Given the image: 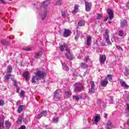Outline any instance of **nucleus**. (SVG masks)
Here are the masks:
<instances>
[{"instance_id": "obj_1", "label": "nucleus", "mask_w": 129, "mask_h": 129, "mask_svg": "<svg viewBox=\"0 0 129 129\" xmlns=\"http://www.w3.org/2000/svg\"><path fill=\"white\" fill-rule=\"evenodd\" d=\"M46 75V74L45 72L43 71H37L35 73V76L32 77L31 81L32 83H36V80H41V79H44Z\"/></svg>"}, {"instance_id": "obj_2", "label": "nucleus", "mask_w": 129, "mask_h": 129, "mask_svg": "<svg viewBox=\"0 0 129 129\" xmlns=\"http://www.w3.org/2000/svg\"><path fill=\"white\" fill-rule=\"evenodd\" d=\"M85 88L84 86L80 83L76 84L74 88V92H81V91H84Z\"/></svg>"}, {"instance_id": "obj_3", "label": "nucleus", "mask_w": 129, "mask_h": 129, "mask_svg": "<svg viewBox=\"0 0 129 129\" xmlns=\"http://www.w3.org/2000/svg\"><path fill=\"white\" fill-rule=\"evenodd\" d=\"M109 31L108 29H105V33L103 34L104 39L105 40L106 43L109 45H112V43L109 40Z\"/></svg>"}, {"instance_id": "obj_4", "label": "nucleus", "mask_w": 129, "mask_h": 129, "mask_svg": "<svg viewBox=\"0 0 129 129\" xmlns=\"http://www.w3.org/2000/svg\"><path fill=\"white\" fill-rule=\"evenodd\" d=\"M107 13H108L109 16L107 17L104 19V22L107 21L108 19H109V20H112V19H113V12H112L111 9H107Z\"/></svg>"}, {"instance_id": "obj_5", "label": "nucleus", "mask_w": 129, "mask_h": 129, "mask_svg": "<svg viewBox=\"0 0 129 129\" xmlns=\"http://www.w3.org/2000/svg\"><path fill=\"white\" fill-rule=\"evenodd\" d=\"M90 84L91 85V88L89 90V93H90V94H92L95 92V84L93 81H90Z\"/></svg>"}, {"instance_id": "obj_6", "label": "nucleus", "mask_w": 129, "mask_h": 129, "mask_svg": "<svg viewBox=\"0 0 129 129\" xmlns=\"http://www.w3.org/2000/svg\"><path fill=\"white\" fill-rule=\"evenodd\" d=\"M71 34H72V32L70 29H64L63 32V37L64 38H68V37H70L71 36Z\"/></svg>"}, {"instance_id": "obj_7", "label": "nucleus", "mask_w": 129, "mask_h": 129, "mask_svg": "<svg viewBox=\"0 0 129 129\" xmlns=\"http://www.w3.org/2000/svg\"><path fill=\"white\" fill-rule=\"evenodd\" d=\"M66 56L69 60H72L73 59V54L70 52V49H68L66 53Z\"/></svg>"}, {"instance_id": "obj_8", "label": "nucleus", "mask_w": 129, "mask_h": 129, "mask_svg": "<svg viewBox=\"0 0 129 129\" xmlns=\"http://www.w3.org/2000/svg\"><path fill=\"white\" fill-rule=\"evenodd\" d=\"M69 49V48H68V46L66 44H64L63 45H60L59 46V50L61 52H63L64 50L67 51Z\"/></svg>"}, {"instance_id": "obj_9", "label": "nucleus", "mask_w": 129, "mask_h": 129, "mask_svg": "<svg viewBox=\"0 0 129 129\" xmlns=\"http://www.w3.org/2000/svg\"><path fill=\"white\" fill-rule=\"evenodd\" d=\"M92 6V5L91 4V3H88L86 2H85V10L87 12H90V10H91V6Z\"/></svg>"}, {"instance_id": "obj_10", "label": "nucleus", "mask_w": 129, "mask_h": 129, "mask_svg": "<svg viewBox=\"0 0 129 129\" xmlns=\"http://www.w3.org/2000/svg\"><path fill=\"white\" fill-rule=\"evenodd\" d=\"M5 127V116H3L2 118H0V129Z\"/></svg>"}, {"instance_id": "obj_11", "label": "nucleus", "mask_w": 129, "mask_h": 129, "mask_svg": "<svg viewBox=\"0 0 129 129\" xmlns=\"http://www.w3.org/2000/svg\"><path fill=\"white\" fill-rule=\"evenodd\" d=\"M72 95V92L71 91H67L64 94V98H70Z\"/></svg>"}, {"instance_id": "obj_12", "label": "nucleus", "mask_w": 129, "mask_h": 129, "mask_svg": "<svg viewBox=\"0 0 129 129\" xmlns=\"http://www.w3.org/2000/svg\"><path fill=\"white\" fill-rule=\"evenodd\" d=\"M23 76L26 81H29L30 79V73L29 72H25L23 74Z\"/></svg>"}, {"instance_id": "obj_13", "label": "nucleus", "mask_w": 129, "mask_h": 129, "mask_svg": "<svg viewBox=\"0 0 129 129\" xmlns=\"http://www.w3.org/2000/svg\"><path fill=\"white\" fill-rule=\"evenodd\" d=\"M108 84V81H107V78L104 79L101 82V85L103 87H105Z\"/></svg>"}, {"instance_id": "obj_14", "label": "nucleus", "mask_w": 129, "mask_h": 129, "mask_svg": "<svg viewBox=\"0 0 129 129\" xmlns=\"http://www.w3.org/2000/svg\"><path fill=\"white\" fill-rule=\"evenodd\" d=\"M106 60V56L104 55H100V63H102L103 64H104V62H105Z\"/></svg>"}, {"instance_id": "obj_15", "label": "nucleus", "mask_w": 129, "mask_h": 129, "mask_svg": "<svg viewBox=\"0 0 129 129\" xmlns=\"http://www.w3.org/2000/svg\"><path fill=\"white\" fill-rule=\"evenodd\" d=\"M127 25V22H126V20L123 19L121 21L120 26L121 28H124V27H126Z\"/></svg>"}, {"instance_id": "obj_16", "label": "nucleus", "mask_w": 129, "mask_h": 129, "mask_svg": "<svg viewBox=\"0 0 129 129\" xmlns=\"http://www.w3.org/2000/svg\"><path fill=\"white\" fill-rule=\"evenodd\" d=\"M49 5H50V1L47 0L42 3L41 7H43V8H47Z\"/></svg>"}, {"instance_id": "obj_17", "label": "nucleus", "mask_w": 129, "mask_h": 129, "mask_svg": "<svg viewBox=\"0 0 129 129\" xmlns=\"http://www.w3.org/2000/svg\"><path fill=\"white\" fill-rule=\"evenodd\" d=\"M91 37H90V36H88L87 37V48H88L89 47V46H90V44H91Z\"/></svg>"}, {"instance_id": "obj_18", "label": "nucleus", "mask_w": 129, "mask_h": 129, "mask_svg": "<svg viewBox=\"0 0 129 129\" xmlns=\"http://www.w3.org/2000/svg\"><path fill=\"white\" fill-rule=\"evenodd\" d=\"M120 84H121V86L122 87H125V88H128L129 86L125 84V82L123 81L122 80H120Z\"/></svg>"}, {"instance_id": "obj_19", "label": "nucleus", "mask_w": 129, "mask_h": 129, "mask_svg": "<svg viewBox=\"0 0 129 129\" xmlns=\"http://www.w3.org/2000/svg\"><path fill=\"white\" fill-rule=\"evenodd\" d=\"M82 33L79 30H77V34L75 37V40L76 41H78V39L79 38V37H80V35H81Z\"/></svg>"}, {"instance_id": "obj_20", "label": "nucleus", "mask_w": 129, "mask_h": 129, "mask_svg": "<svg viewBox=\"0 0 129 129\" xmlns=\"http://www.w3.org/2000/svg\"><path fill=\"white\" fill-rule=\"evenodd\" d=\"M5 126L7 129H10V127L12 126V123L9 120L5 121Z\"/></svg>"}, {"instance_id": "obj_21", "label": "nucleus", "mask_w": 129, "mask_h": 129, "mask_svg": "<svg viewBox=\"0 0 129 129\" xmlns=\"http://www.w3.org/2000/svg\"><path fill=\"white\" fill-rule=\"evenodd\" d=\"M54 96L55 98H56V99H60V94H59V90H56L55 91Z\"/></svg>"}, {"instance_id": "obj_22", "label": "nucleus", "mask_w": 129, "mask_h": 129, "mask_svg": "<svg viewBox=\"0 0 129 129\" xmlns=\"http://www.w3.org/2000/svg\"><path fill=\"white\" fill-rule=\"evenodd\" d=\"M42 54L43 53L42 52V51H39L35 53L34 57L36 58V59H39V58H40V57H41V56H42Z\"/></svg>"}, {"instance_id": "obj_23", "label": "nucleus", "mask_w": 129, "mask_h": 129, "mask_svg": "<svg viewBox=\"0 0 129 129\" xmlns=\"http://www.w3.org/2000/svg\"><path fill=\"white\" fill-rule=\"evenodd\" d=\"M80 67L82 69H86V68H88V65L84 62H81Z\"/></svg>"}, {"instance_id": "obj_24", "label": "nucleus", "mask_w": 129, "mask_h": 129, "mask_svg": "<svg viewBox=\"0 0 129 129\" xmlns=\"http://www.w3.org/2000/svg\"><path fill=\"white\" fill-rule=\"evenodd\" d=\"M106 127L107 129H110L112 127V124L111 123V121H108L106 124Z\"/></svg>"}, {"instance_id": "obj_25", "label": "nucleus", "mask_w": 129, "mask_h": 129, "mask_svg": "<svg viewBox=\"0 0 129 129\" xmlns=\"http://www.w3.org/2000/svg\"><path fill=\"white\" fill-rule=\"evenodd\" d=\"M24 108H25V106L23 105H20L18 108V113H21V112L23 111V109H24Z\"/></svg>"}, {"instance_id": "obj_26", "label": "nucleus", "mask_w": 129, "mask_h": 129, "mask_svg": "<svg viewBox=\"0 0 129 129\" xmlns=\"http://www.w3.org/2000/svg\"><path fill=\"white\" fill-rule=\"evenodd\" d=\"M1 43L3 44V45H4V46H9V45H10V42L6 40H2Z\"/></svg>"}, {"instance_id": "obj_27", "label": "nucleus", "mask_w": 129, "mask_h": 129, "mask_svg": "<svg viewBox=\"0 0 129 129\" xmlns=\"http://www.w3.org/2000/svg\"><path fill=\"white\" fill-rule=\"evenodd\" d=\"M64 4V3L62 1V0H58L56 1V3L54 4L55 6H62V5H63Z\"/></svg>"}, {"instance_id": "obj_28", "label": "nucleus", "mask_w": 129, "mask_h": 129, "mask_svg": "<svg viewBox=\"0 0 129 129\" xmlns=\"http://www.w3.org/2000/svg\"><path fill=\"white\" fill-rule=\"evenodd\" d=\"M79 7V5H75V8H74V10L72 12V13L74 14H76V13H77V11H78V8Z\"/></svg>"}, {"instance_id": "obj_29", "label": "nucleus", "mask_w": 129, "mask_h": 129, "mask_svg": "<svg viewBox=\"0 0 129 129\" xmlns=\"http://www.w3.org/2000/svg\"><path fill=\"white\" fill-rule=\"evenodd\" d=\"M62 63V68L63 69V70H66V71H68V70H69V67H68V66H66L65 63L63 62Z\"/></svg>"}, {"instance_id": "obj_30", "label": "nucleus", "mask_w": 129, "mask_h": 129, "mask_svg": "<svg viewBox=\"0 0 129 129\" xmlns=\"http://www.w3.org/2000/svg\"><path fill=\"white\" fill-rule=\"evenodd\" d=\"M12 71H13V67H12V66H9L7 68V71L8 73L11 74V73H12Z\"/></svg>"}, {"instance_id": "obj_31", "label": "nucleus", "mask_w": 129, "mask_h": 129, "mask_svg": "<svg viewBox=\"0 0 129 129\" xmlns=\"http://www.w3.org/2000/svg\"><path fill=\"white\" fill-rule=\"evenodd\" d=\"M11 76H12V74H6L4 77L5 78V80H9V79H10V77H11Z\"/></svg>"}, {"instance_id": "obj_32", "label": "nucleus", "mask_w": 129, "mask_h": 129, "mask_svg": "<svg viewBox=\"0 0 129 129\" xmlns=\"http://www.w3.org/2000/svg\"><path fill=\"white\" fill-rule=\"evenodd\" d=\"M73 99H75V100H77V101H78L79 99H80V97L78 95H73Z\"/></svg>"}, {"instance_id": "obj_33", "label": "nucleus", "mask_w": 129, "mask_h": 129, "mask_svg": "<svg viewBox=\"0 0 129 129\" xmlns=\"http://www.w3.org/2000/svg\"><path fill=\"white\" fill-rule=\"evenodd\" d=\"M40 113L42 116H46V115H48V113L45 110L42 111Z\"/></svg>"}, {"instance_id": "obj_34", "label": "nucleus", "mask_w": 129, "mask_h": 129, "mask_svg": "<svg viewBox=\"0 0 129 129\" xmlns=\"http://www.w3.org/2000/svg\"><path fill=\"white\" fill-rule=\"evenodd\" d=\"M100 120V116H96L95 117V122H98Z\"/></svg>"}, {"instance_id": "obj_35", "label": "nucleus", "mask_w": 129, "mask_h": 129, "mask_svg": "<svg viewBox=\"0 0 129 129\" xmlns=\"http://www.w3.org/2000/svg\"><path fill=\"white\" fill-rule=\"evenodd\" d=\"M128 72H129L128 69H127V68H125V72L124 73L125 76H128V75H129Z\"/></svg>"}, {"instance_id": "obj_36", "label": "nucleus", "mask_w": 129, "mask_h": 129, "mask_svg": "<svg viewBox=\"0 0 129 129\" xmlns=\"http://www.w3.org/2000/svg\"><path fill=\"white\" fill-rule=\"evenodd\" d=\"M78 25L80 27H81L82 26H84V25H85V23L83 21H80L78 22Z\"/></svg>"}, {"instance_id": "obj_37", "label": "nucleus", "mask_w": 129, "mask_h": 129, "mask_svg": "<svg viewBox=\"0 0 129 129\" xmlns=\"http://www.w3.org/2000/svg\"><path fill=\"white\" fill-rule=\"evenodd\" d=\"M113 76L111 75H108L107 76V78L108 79L109 81H111V80H112V77Z\"/></svg>"}, {"instance_id": "obj_38", "label": "nucleus", "mask_w": 129, "mask_h": 129, "mask_svg": "<svg viewBox=\"0 0 129 129\" xmlns=\"http://www.w3.org/2000/svg\"><path fill=\"white\" fill-rule=\"evenodd\" d=\"M22 120H23V117L22 116L19 117L17 121V123H22Z\"/></svg>"}, {"instance_id": "obj_39", "label": "nucleus", "mask_w": 129, "mask_h": 129, "mask_svg": "<svg viewBox=\"0 0 129 129\" xmlns=\"http://www.w3.org/2000/svg\"><path fill=\"white\" fill-rule=\"evenodd\" d=\"M118 35L119 37H122V36H123V31H122V30L119 31Z\"/></svg>"}, {"instance_id": "obj_40", "label": "nucleus", "mask_w": 129, "mask_h": 129, "mask_svg": "<svg viewBox=\"0 0 129 129\" xmlns=\"http://www.w3.org/2000/svg\"><path fill=\"white\" fill-rule=\"evenodd\" d=\"M102 18V15L101 14H97V20H100Z\"/></svg>"}, {"instance_id": "obj_41", "label": "nucleus", "mask_w": 129, "mask_h": 129, "mask_svg": "<svg viewBox=\"0 0 129 129\" xmlns=\"http://www.w3.org/2000/svg\"><path fill=\"white\" fill-rule=\"evenodd\" d=\"M61 16L63 18H66V13L65 11H62L61 12Z\"/></svg>"}, {"instance_id": "obj_42", "label": "nucleus", "mask_w": 129, "mask_h": 129, "mask_svg": "<svg viewBox=\"0 0 129 129\" xmlns=\"http://www.w3.org/2000/svg\"><path fill=\"white\" fill-rule=\"evenodd\" d=\"M47 15V11H45V13L44 14L43 16L41 17V19L42 21H44V20L45 19V18H46V16Z\"/></svg>"}, {"instance_id": "obj_43", "label": "nucleus", "mask_w": 129, "mask_h": 129, "mask_svg": "<svg viewBox=\"0 0 129 129\" xmlns=\"http://www.w3.org/2000/svg\"><path fill=\"white\" fill-rule=\"evenodd\" d=\"M23 50L24 51H30L31 48L28 47H25L23 48Z\"/></svg>"}, {"instance_id": "obj_44", "label": "nucleus", "mask_w": 129, "mask_h": 129, "mask_svg": "<svg viewBox=\"0 0 129 129\" xmlns=\"http://www.w3.org/2000/svg\"><path fill=\"white\" fill-rule=\"evenodd\" d=\"M20 96L24 97L25 96V91H22L20 93Z\"/></svg>"}, {"instance_id": "obj_45", "label": "nucleus", "mask_w": 129, "mask_h": 129, "mask_svg": "<svg viewBox=\"0 0 129 129\" xmlns=\"http://www.w3.org/2000/svg\"><path fill=\"white\" fill-rule=\"evenodd\" d=\"M5 104V101L3 100H0V106H2Z\"/></svg>"}, {"instance_id": "obj_46", "label": "nucleus", "mask_w": 129, "mask_h": 129, "mask_svg": "<svg viewBox=\"0 0 129 129\" xmlns=\"http://www.w3.org/2000/svg\"><path fill=\"white\" fill-rule=\"evenodd\" d=\"M43 115H41V113L40 114H38L36 117L37 118L40 119L41 117H42Z\"/></svg>"}, {"instance_id": "obj_47", "label": "nucleus", "mask_w": 129, "mask_h": 129, "mask_svg": "<svg viewBox=\"0 0 129 129\" xmlns=\"http://www.w3.org/2000/svg\"><path fill=\"white\" fill-rule=\"evenodd\" d=\"M58 121V118H55L53 119V122H55V123H57Z\"/></svg>"}, {"instance_id": "obj_48", "label": "nucleus", "mask_w": 129, "mask_h": 129, "mask_svg": "<svg viewBox=\"0 0 129 129\" xmlns=\"http://www.w3.org/2000/svg\"><path fill=\"white\" fill-rule=\"evenodd\" d=\"M14 86H16V87H17L18 86V84H17V81H14Z\"/></svg>"}, {"instance_id": "obj_49", "label": "nucleus", "mask_w": 129, "mask_h": 129, "mask_svg": "<svg viewBox=\"0 0 129 129\" xmlns=\"http://www.w3.org/2000/svg\"><path fill=\"white\" fill-rule=\"evenodd\" d=\"M18 129H26V126L23 125L20 127H19Z\"/></svg>"}, {"instance_id": "obj_50", "label": "nucleus", "mask_w": 129, "mask_h": 129, "mask_svg": "<svg viewBox=\"0 0 129 129\" xmlns=\"http://www.w3.org/2000/svg\"><path fill=\"white\" fill-rule=\"evenodd\" d=\"M0 4L6 5V2L4 0H0Z\"/></svg>"}, {"instance_id": "obj_51", "label": "nucleus", "mask_w": 129, "mask_h": 129, "mask_svg": "<svg viewBox=\"0 0 129 129\" xmlns=\"http://www.w3.org/2000/svg\"><path fill=\"white\" fill-rule=\"evenodd\" d=\"M85 61L86 62H88V61H89V57L87 56L85 58Z\"/></svg>"}, {"instance_id": "obj_52", "label": "nucleus", "mask_w": 129, "mask_h": 129, "mask_svg": "<svg viewBox=\"0 0 129 129\" xmlns=\"http://www.w3.org/2000/svg\"><path fill=\"white\" fill-rule=\"evenodd\" d=\"M126 8H127V9H128V10L129 9V3L127 4Z\"/></svg>"}, {"instance_id": "obj_53", "label": "nucleus", "mask_w": 129, "mask_h": 129, "mask_svg": "<svg viewBox=\"0 0 129 129\" xmlns=\"http://www.w3.org/2000/svg\"><path fill=\"white\" fill-rule=\"evenodd\" d=\"M117 48H118V50H122V48L119 46H117Z\"/></svg>"}, {"instance_id": "obj_54", "label": "nucleus", "mask_w": 129, "mask_h": 129, "mask_svg": "<svg viewBox=\"0 0 129 129\" xmlns=\"http://www.w3.org/2000/svg\"><path fill=\"white\" fill-rule=\"evenodd\" d=\"M24 121H25V123H28V120H27L26 119H24Z\"/></svg>"}, {"instance_id": "obj_55", "label": "nucleus", "mask_w": 129, "mask_h": 129, "mask_svg": "<svg viewBox=\"0 0 129 129\" xmlns=\"http://www.w3.org/2000/svg\"><path fill=\"white\" fill-rule=\"evenodd\" d=\"M127 109H128V110H129V104H127Z\"/></svg>"}, {"instance_id": "obj_56", "label": "nucleus", "mask_w": 129, "mask_h": 129, "mask_svg": "<svg viewBox=\"0 0 129 129\" xmlns=\"http://www.w3.org/2000/svg\"><path fill=\"white\" fill-rule=\"evenodd\" d=\"M105 118H107V115L105 114Z\"/></svg>"}, {"instance_id": "obj_57", "label": "nucleus", "mask_w": 129, "mask_h": 129, "mask_svg": "<svg viewBox=\"0 0 129 129\" xmlns=\"http://www.w3.org/2000/svg\"><path fill=\"white\" fill-rule=\"evenodd\" d=\"M127 125H129V119H128L127 121Z\"/></svg>"}, {"instance_id": "obj_58", "label": "nucleus", "mask_w": 129, "mask_h": 129, "mask_svg": "<svg viewBox=\"0 0 129 129\" xmlns=\"http://www.w3.org/2000/svg\"><path fill=\"white\" fill-rule=\"evenodd\" d=\"M19 90H20V88H17V92H18V93H19Z\"/></svg>"}, {"instance_id": "obj_59", "label": "nucleus", "mask_w": 129, "mask_h": 129, "mask_svg": "<svg viewBox=\"0 0 129 129\" xmlns=\"http://www.w3.org/2000/svg\"><path fill=\"white\" fill-rule=\"evenodd\" d=\"M109 24H111V22L109 21Z\"/></svg>"}, {"instance_id": "obj_60", "label": "nucleus", "mask_w": 129, "mask_h": 129, "mask_svg": "<svg viewBox=\"0 0 129 129\" xmlns=\"http://www.w3.org/2000/svg\"><path fill=\"white\" fill-rule=\"evenodd\" d=\"M9 38L10 39V40H12V39H13V38H12L11 37H9Z\"/></svg>"}, {"instance_id": "obj_61", "label": "nucleus", "mask_w": 129, "mask_h": 129, "mask_svg": "<svg viewBox=\"0 0 129 129\" xmlns=\"http://www.w3.org/2000/svg\"><path fill=\"white\" fill-rule=\"evenodd\" d=\"M10 2H12V1H13V0H9Z\"/></svg>"}, {"instance_id": "obj_62", "label": "nucleus", "mask_w": 129, "mask_h": 129, "mask_svg": "<svg viewBox=\"0 0 129 129\" xmlns=\"http://www.w3.org/2000/svg\"><path fill=\"white\" fill-rule=\"evenodd\" d=\"M111 100H112V101H113V100L112 99H111Z\"/></svg>"}, {"instance_id": "obj_63", "label": "nucleus", "mask_w": 129, "mask_h": 129, "mask_svg": "<svg viewBox=\"0 0 129 129\" xmlns=\"http://www.w3.org/2000/svg\"><path fill=\"white\" fill-rule=\"evenodd\" d=\"M19 102L20 103L19 101L18 102V103H19Z\"/></svg>"}, {"instance_id": "obj_64", "label": "nucleus", "mask_w": 129, "mask_h": 129, "mask_svg": "<svg viewBox=\"0 0 129 129\" xmlns=\"http://www.w3.org/2000/svg\"><path fill=\"white\" fill-rule=\"evenodd\" d=\"M101 129H103V128H101Z\"/></svg>"}]
</instances>
